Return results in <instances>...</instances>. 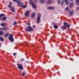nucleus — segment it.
Masks as SVG:
<instances>
[{
	"mask_svg": "<svg viewBox=\"0 0 79 79\" xmlns=\"http://www.w3.org/2000/svg\"><path fill=\"white\" fill-rule=\"evenodd\" d=\"M76 3H77V5H79V0H77Z\"/></svg>",
	"mask_w": 79,
	"mask_h": 79,
	"instance_id": "nucleus-23",
	"label": "nucleus"
},
{
	"mask_svg": "<svg viewBox=\"0 0 79 79\" xmlns=\"http://www.w3.org/2000/svg\"><path fill=\"white\" fill-rule=\"evenodd\" d=\"M79 7H77V8H76V10H79Z\"/></svg>",
	"mask_w": 79,
	"mask_h": 79,
	"instance_id": "nucleus-34",
	"label": "nucleus"
},
{
	"mask_svg": "<svg viewBox=\"0 0 79 79\" xmlns=\"http://www.w3.org/2000/svg\"><path fill=\"white\" fill-rule=\"evenodd\" d=\"M13 2H17L18 5H20V6H21V3L20 2V1H18L17 0H13Z\"/></svg>",
	"mask_w": 79,
	"mask_h": 79,
	"instance_id": "nucleus-6",
	"label": "nucleus"
},
{
	"mask_svg": "<svg viewBox=\"0 0 79 79\" xmlns=\"http://www.w3.org/2000/svg\"><path fill=\"white\" fill-rule=\"evenodd\" d=\"M53 27L54 28H55V29H56V28H58V26L56 25H54Z\"/></svg>",
	"mask_w": 79,
	"mask_h": 79,
	"instance_id": "nucleus-22",
	"label": "nucleus"
},
{
	"mask_svg": "<svg viewBox=\"0 0 79 79\" xmlns=\"http://www.w3.org/2000/svg\"><path fill=\"white\" fill-rule=\"evenodd\" d=\"M40 3H44L45 2V0H40Z\"/></svg>",
	"mask_w": 79,
	"mask_h": 79,
	"instance_id": "nucleus-19",
	"label": "nucleus"
},
{
	"mask_svg": "<svg viewBox=\"0 0 79 79\" xmlns=\"http://www.w3.org/2000/svg\"><path fill=\"white\" fill-rule=\"evenodd\" d=\"M9 39L11 42H13L14 39H13V35H12V34H9Z\"/></svg>",
	"mask_w": 79,
	"mask_h": 79,
	"instance_id": "nucleus-1",
	"label": "nucleus"
},
{
	"mask_svg": "<svg viewBox=\"0 0 79 79\" xmlns=\"http://www.w3.org/2000/svg\"><path fill=\"white\" fill-rule=\"evenodd\" d=\"M32 1V0H29V3L30 4H32L33 3Z\"/></svg>",
	"mask_w": 79,
	"mask_h": 79,
	"instance_id": "nucleus-24",
	"label": "nucleus"
},
{
	"mask_svg": "<svg viewBox=\"0 0 79 79\" xmlns=\"http://www.w3.org/2000/svg\"><path fill=\"white\" fill-rule=\"evenodd\" d=\"M21 3V6H22V7H23V8H26V5H25L23 6V3Z\"/></svg>",
	"mask_w": 79,
	"mask_h": 79,
	"instance_id": "nucleus-12",
	"label": "nucleus"
},
{
	"mask_svg": "<svg viewBox=\"0 0 79 79\" xmlns=\"http://www.w3.org/2000/svg\"><path fill=\"white\" fill-rule=\"evenodd\" d=\"M40 13L38 14V17L37 18V23H39V22L40 21Z\"/></svg>",
	"mask_w": 79,
	"mask_h": 79,
	"instance_id": "nucleus-3",
	"label": "nucleus"
},
{
	"mask_svg": "<svg viewBox=\"0 0 79 79\" xmlns=\"http://www.w3.org/2000/svg\"><path fill=\"white\" fill-rule=\"evenodd\" d=\"M33 27H35V26H33Z\"/></svg>",
	"mask_w": 79,
	"mask_h": 79,
	"instance_id": "nucleus-39",
	"label": "nucleus"
},
{
	"mask_svg": "<svg viewBox=\"0 0 79 79\" xmlns=\"http://www.w3.org/2000/svg\"><path fill=\"white\" fill-rule=\"evenodd\" d=\"M0 40H1V41H3V40H4L3 39H2V38L1 37H0Z\"/></svg>",
	"mask_w": 79,
	"mask_h": 79,
	"instance_id": "nucleus-29",
	"label": "nucleus"
},
{
	"mask_svg": "<svg viewBox=\"0 0 79 79\" xmlns=\"http://www.w3.org/2000/svg\"><path fill=\"white\" fill-rule=\"evenodd\" d=\"M17 24V23H16V22H14V23H13V25H16Z\"/></svg>",
	"mask_w": 79,
	"mask_h": 79,
	"instance_id": "nucleus-30",
	"label": "nucleus"
},
{
	"mask_svg": "<svg viewBox=\"0 0 79 79\" xmlns=\"http://www.w3.org/2000/svg\"><path fill=\"white\" fill-rule=\"evenodd\" d=\"M7 29V27H5L2 28H0V30L1 31H6Z\"/></svg>",
	"mask_w": 79,
	"mask_h": 79,
	"instance_id": "nucleus-8",
	"label": "nucleus"
},
{
	"mask_svg": "<svg viewBox=\"0 0 79 79\" xmlns=\"http://www.w3.org/2000/svg\"><path fill=\"white\" fill-rule=\"evenodd\" d=\"M73 14V11H71L69 13V15L70 16H72Z\"/></svg>",
	"mask_w": 79,
	"mask_h": 79,
	"instance_id": "nucleus-13",
	"label": "nucleus"
},
{
	"mask_svg": "<svg viewBox=\"0 0 79 79\" xmlns=\"http://www.w3.org/2000/svg\"><path fill=\"white\" fill-rule=\"evenodd\" d=\"M65 10H67L68 11H69V8L68 7H66L65 9Z\"/></svg>",
	"mask_w": 79,
	"mask_h": 79,
	"instance_id": "nucleus-26",
	"label": "nucleus"
},
{
	"mask_svg": "<svg viewBox=\"0 0 79 79\" xmlns=\"http://www.w3.org/2000/svg\"><path fill=\"white\" fill-rule=\"evenodd\" d=\"M14 56H16V53H14L13 54Z\"/></svg>",
	"mask_w": 79,
	"mask_h": 79,
	"instance_id": "nucleus-33",
	"label": "nucleus"
},
{
	"mask_svg": "<svg viewBox=\"0 0 79 79\" xmlns=\"http://www.w3.org/2000/svg\"><path fill=\"white\" fill-rule=\"evenodd\" d=\"M5 16V15L3 14H1L0 15V19L1 21H2V19L4 21L6 19V18L5 17H3L2 19L1 18V17H2V16Z\"/></svg>",
	"mask_w": 79,
	"mask_h": 79,
	"instance_id": "nucleus-2",
	"label": "nucleus"
},
{
	"mask_svg": "<svg viewBox=\"0 0 79 79\" xmlns=\"http://www.w3.org/2000/svg\"><path fill=\"white\" fill-rule=\"evenodd\" d=\"M0 45H1V44L0 43V47H1V46Z\"/></svg>",
	"mask_w": 79,
	"mask_h": 79,
	"instance_id": "nucleus-40",
	"label": "nucleus"
},
{
	"mask_svg": "<svg viewBox=\"0 0 79 79\" xmlns=\"http://www.w3.org/2000/svg\"><path fill=\"white\" fill-rule=\"evenodd\" d=\"M64 2V1H62V4H63V2Z\"/></svg>",
	"mask_w": 79,
	"mask_h": 79,
	"instance_id": "nucleus-37",
	"label": "nucleus"
},
{
	"mask_svg": "<svg viewBox=\"0 0 79 79\" xmlns=\"http://www.w3.org/2000/svg\"><path fill=\"white\" fill-rule=\"evenodd\" d=\"M8 33H6L4 35V36L5 37H7V36H8Z\"/></svg>",
	"mask_w": 79,
	"mask_h": 79,
	"instance_id": "nucleus-17",
	"label": "nucleus"
},
{
	"mask_svg": "<svg viewBox=\"0 0 79 79\" xmlns=\"http://www.w3.org/2000/svg\"><path fill=\"white\" fill-rule=\"evenodd\" d=\"M11 10L13 13H15V10H14V8L12 7H11Z\"/></svg>",
	"mask_w": 79,
	"mask_h": 79,
	"instance_id": "nucleus-21",
	"label": "nucleus"
},
{
	"mask_svg": "<svg viewBox=\"0 0 79 79\" xmlns=\"http://www.w3.org/2000/svg\"><path fill=\"white\" fill-rule=\"evenodd\" d=\"M28 25H30V23H27Z\"/></svg>",
	"mask_w": 79,
	"mask_h": 79,
	"instance_id": "nucleus-38",
	"label": "nucleus"
},
{
	"mask_svg": "<svg viewBox=\"0 0 79 79\" xmlns=\"http://www.w3.org/2000/svg\"><path fill=\"white\" fill-rule=\"evenodd\" d=\"M11 2H10V4L9 5V6H8V7H11Z\"/></svg>",
	"mask_w": 79,
	"mask_h": 79,
	"instance_id": "nucleus-28",
	"label": "nucleus"
},
{
	"mask_svg": "<svg viewBox=\"0 0 79 79\" xmlns=\"http://www.w3.org/2000/svg\"><path fill=\"white\" fill-rule=\"evenodd\" d=\"M57 2L59 4L60 3V0H57Z\"/></svg>",
	"mask_w": 79,
	"mask_h": 79,
	"instance_id": "nucleus-32",
	"label": "nucleus"
},
{
	"mask_svg": "<svg viewBox=\"0 0 79 79\" xmlns=\"http://www.w3.org/2000/svg\"><path fill=\"white\" fill-rule=\"evenodd\" d=\"M64 27H68V29H69V25H68V23H64Z\"/></svg>",
	"mask_w": 79,
	"mask_h": 79,
	"instance_id": "nucleus-5",
	"label": "nucleus"
},
{
	"mask_svg": "<svg viewBox=\"0 0 79 79\" xmlns=\"http://www.w3.org/2000/svg\"><path fill=\"white\" fill-rule=\"evenodd\" d=\"M35 16V12H33L32 13L31 15V18H34V16Z\"/></svg>",
	"mask_w": 79,
	"mask_h": 79,
	"instance_id": "nucleus-10",
	"label": "nucleus"
},
{
	"mask_svg": "<svg viewBox=\"0 0 79 79\" xmlns=\"http://www.w3.org/2000/svg\"><path fill=\"white\" fill-rule=\"evenodd\" d=\"M6 23H2L1 24V25L2 26H5L6 25Z\"/></svg>",
	"mask_w": 79,
	"mask_h": 79,
	"instance_id": "nucleus-18",
	"label": "nucleus"
},
{
	"mask_svg": "<svg viewBox=\"0 0 79 79\" xmlns=\"http://www.w3.org/2000/svg\"><path fill=\"white\" fill-rule=\"evenodd\" d=\"M69 6L70 8H71V7H73V3H72L70 4Z\"/></svg>",
	"mask_w": 79,
	"mask_h": 79,
	"instance_id": "nucleus-20",
	"label": "nucleus"
},
{
	"mask_svg": "<svg viewBox=\"0 0 79 79\" xmlns=\"http://www.w3.org/2000/svg\"><path fill=\"white\" fill-rule=\"evenodd\" d=\"M52 3V1L51 0H48L47 1V3L49 4V3Z\"/></svg>",
	"mask_w": 79,
	"mask_h": 79,
	"instance_id": "nucleus-15",
	"label": "nucleus"
},
{
	"mask_svg": "<svg viewBox=\"0 0 79 79\" xmlns=\"http://www.w3.org/2000/svg\"><path fill=\"white\" fill-rule=\"evenodd\" d=\"M64 1L66 3V5H68L69 2H68V0H64Z\"/></svg>",
	"mask_w": 79,
	"mask_h": 79,
	"instance_id": "nucleus-16",
	"label": "nucleus"
},
{
	"mask_svg": "<svg viewBox=\"0 0 79 79\" xmlns=\"http://www.w3.org/2000/svg\"><path fill=\"white\" fill-rule=\"evenodd\" d=\"M26 30L28 31V32L29 31H32V28L30 27H28L26 29Z\"/></svg>",
	"mask_w": 79,
	"mask_h": 79,
	"instance_id": "nucleus-4",
	"label": "nucleus"
},
{
	"mask_svg": "<svg viewBox=\"0 0 79 79\" xmlns=\"http://www.w3.org/2000/svg\"><path fill=\"white\" fill-rule=\"evenodd\" d=\"M18 66V68L20 69H21V70H23V66L20 64H17Z\"/></svg>",
	"mask_w": 79,
	"mask_h": 79,
	"instance_id": "nucleus-7",
	"label": "nucleus"
},
{
	"mask_svg": "<svg viewBox=\"0 0 79 79\" xmlns=\"http://www.w3.org/2000/svg\"><path fill=\"white\" fill-rule=\"evenodd\" d=\"M37 2V0H35V2Z\"/></svg>",
	"mask_w": 79,
	"mask_h": 79,
	"instance_id": "nucleus-36",
	"label": "nucleus"
},
{
	"mask_svg": "<svg viewBox=\"0 0 79 79\" xmlns=\"http://www.w3.org/2000/svg\"><path fill=\"white\" fill-rule=\"evenodd\" d=\"M29 10L27 11L25 13V15L26 16H29Z\"/></svg>",
	"mask_w": 79,
	"mask_h": 79,
	"instance_id": "nucleus-9",
	"label": "nucleus"
},
{
	"mask_svg": "<svg viewBox=\"0 0 79 79\" xmlns=\"http://www.w3.org/2000/svg\"><path fill=\"white\" fill-rule=\"evenodd\" d=\"M73 1V0H71V1Z\"/></svg>",
	"mask_w": 79,
	"mask_h": 79,
	"instance_id": "nucleus-41",
	"label": "nucleus"
},
{
	"mask_svg": "<svg viewBox=\"0 0 79 79\" xmlns=\"http://www.w3.org/2000/svg\"><path fill=\"white\" fill-rule=\"evenodd\" d=\"M65 27L64 26H62L61 27V29H65V27Z\"/></svg>",
	"mask_w": 79,
	"mask_h": 79,
	"instance_id": "nucleus-25",
	"label": "nucleus"
},
{
	"mask_svg": "<svg viewBox=\"0 0 79 79\" xmlns=\"http://www.w3.org/2000/svg\"><path fill=\"white\" fill-rule=\"evenodd\" d=\"M55 8L53 7H49L48 8V10H53Z\"/></svg>",
	"mask_w": 79,
	"mask_h": 79,
	"instance_id": "nucleus-11",
	"label": "nucleus"
},
{
	"mask_svg": "<svg viewBox=\"0 0 79 79\" xmlns=\"http://www.w3.org/2000/svg\"><path fill=\"white\" fill-rule=\"evenodd\" d=\"M21 60H22V61H23L24 60V59H21Z\"/></svg>",
	"mask_w": 79,
	"mask_h": 79,
	"instance_id": "nucleus-35",
	"label": "nucleus"
},
{
	"mask_svg": "<svg viewBox=\"0 0 79 79\" xmlns=\"http://www.w3.org/2000/svg\"><path fill=\"white\" fill-rule=\"evenodd\" d=\"M3 32L2 31H0V35H3Z\"/></svg>",
	"mask_w": 79,
	"mask_h": 79,
	"instance_id": "nucleus-27",
	"label": "nucleus"
},
{
	"mask_svg": "<svg viewBox=\"0 0 79 79\" xmlns=\"http://www.w3.org/2000/svg\"><path fill=\"white\" fill-rule=\"evenodd\" d=\"M24 75H25V73L23 72V74H22V76H24Z\"/></svg>",
	"mask_w": 79,
	"mask_h": 79,
	"instance_id": "nucleus-31",
	"label": "nucleus"
},
{
	"mask_svg": "<svg viewBox=\"0 0 79 79\" xmlns=\"http://www.w3.org/2000/svg\"><path fill=\"white\" fill-rule=\"evenodd\" d=\"M31 4V5L32 6V7L33 8H35V9L36 8V6L35 5H34L33 3H32V4Z\"/></svg>",
	"mask_w": 79,
	"mask_h": 79,
	"instance_id": "nucleus-14",
	"label": "nucleus"
}]
</instances>
